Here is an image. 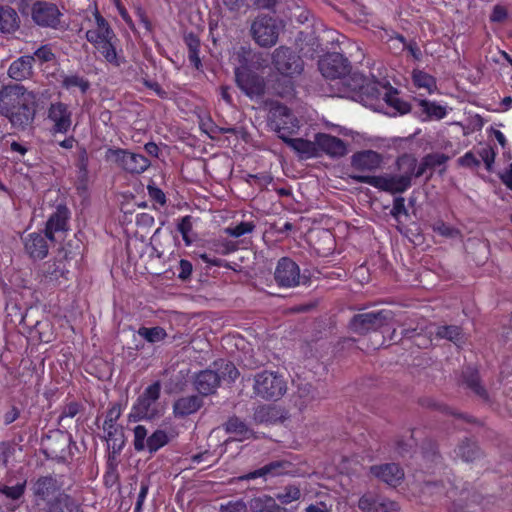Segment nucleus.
Returning <instances> with one entry per match:
<instances>
[{"label":"nucleus","instance_id":"obj_1","mask_svg":"<svg viewBox=\"0 0 512 512\" xmlns=\"http://www.w3.org/2000/svg\"><path fill=\"white\" fill-rule=\"evenodd\" d=\"M96 26L86 32V39L96 48L105 60L115 66L120 65L115 42L116 36L110 29L106 20L95 13Z\"/></svg>","mask_w":512,"mask_h":512},{"label":"nucleus","instance_id":"obj_2","mask_svg":"<svg viewBox=\"0 0 512 512\" xmlns=\"http://www.w3.org/2000/svg\"><path fill=\"white\" fill-rule=\"evenodd\" d=\"M161 393L160 381H155L147 386L143 393L137 398L128 415L130 422L139 420H153L161 415V408L158 402Z\"/></svg>","mask_w":512,"mask_h":512},{"label":"nucleus","instance_id":"obj_3","mask_svg":"<svg viewBox=\"0 0 512 512\" xmlns=\"http://www.w3.org/2000/svg\"><path fill=\"white\" fill-rule=\"evenodd\" d=\"M287 381L276 372L262 371L254 376L253 392L256 397L277 401L287 392Z\"/></svg>","mask_w":512,"mask_h":512},{"label":"nucleus","instance_id":"obj_4","mask_svg":"<svg viewBox=\"0 0 512 512\" xmlns=\"http://www.w3.org/2000/svg\"><path fill=\"white\" fill-rule=\"evenodd\" d=\"M273 65L277 72L287 79V87L292 88V80L299 76L303 71V61L291 49L279 47L274 50Z\"/></svg>","mask_w":512,"mask_h":512},{"label":"nucleus","instance_id":"obj_5","mask_svg":"<svg viewBox=\"0 0 512 512\" xmlns=\"http://www.w3.org/2000/svg\"><path fill=\"white\" fill-rule=\"evenodd\" d=\"M105 160L113 163L129 173L139 174L150 165L149 160L143 155L131 153L120 148H109L105 152Z\"/></svg>","mask_w":512,"mask_h":512},{"label":"nucleus","instance_id":"obj_6","mask_svg":"<svg viewBox=\"0 0 512 512\" xmlns=\"http://www.w3.org/2000/svg\"><path fill=\"white\" fill-rule=\"evenodd\" d=\"M280 27L276 19L260 15L251 24V34L257 44L262 47H272L276 44Z\"/></svg>","mask_w":512,"mask_h":512},{"label":"nucleus","instance_id":"obj_7","mask_svg":"<svg viewBox=\"0 0 512 512\" xmlns=\"http://www.w3.org/2000/svg\"><path fill=\"white\" fill-rule=\"evenodd\" d=\"M36 96L19 84L7 85L0 89V113L2 115L15 109L17 106H25L34 103Z\"/></svg>","mask_w":512,"mask_h":512},{"label":"nucleus","instance_id":"obj_8","mask_svg":"<svg viewBox=\"0 0 512 512\" xmlns=\"http://www.w3.org/2000/svg\"><path fill=\"white\" fill-rule=\"evenodd\" d=\"M351 178L359 183L371 185L379 190L396 194L403 193L408 189V181L406 178L398 177L393 174L383 175H363L355 174Z\"/></svg>","mask_w":512,"mask_h":512},{"label":"nucleus","instance_id":"obj_9","mask_svg":"<svg viewBox=\"0 0 512 512\" xmlns=\"http://www.w3.org/2000/svg\"><path fill=\"white\" fill-rule=\"evenodd\" d=\"M393 319L391 310L372 311L355 315L351 322V329L358 334L376 331Z\"/></svg>","mask_w":512,"mask_h":512},{"label":"nucleus","instance_id":"obj_10","mask_svg":"<svg viewBox=\"0 0 512 512\" xmlns=\"http://www.w3.org/2000/svg\"><path fill=\"white\" fill-rule=\"evenodd\" d=\"M121 407L118 404L112 405L106 414L105 421L103 423V431L105 433L108 445L114 450H120L124 445V436L122 429L116 424L117 420L121 416Z\"/></svg>","mask_w":512,"mask_h":512},{"label":"nucleus","instance_id":"obj_11","mask_svg":"<svg viewBox=\"0 0 512 512\" xmlns=\"http://www.w3.org/2000/svg\"><path fill=\"white\" fill-rule=\"evenodd\" d=\"M274 278L281 287H296L300 284L301 280L300 268L292 259L283 257L276 265Z\"/></svg>","mask_w":512,"mask_h":512},{"label":"nucleus","instance_id":"obj_12","mask_svg":"<svg viewBox=\"0 0 512 512\" xmlns=\"http://www.w3.org/2000/svg\"><path fill=\"white\" fill-rule=\"evenodd\" d=\"M33 21L42 27L58 28L62 13L54 3L38 1L32 7Z\"/></svg>","mask_w":512,"mask_h":512},{"label":"nucleus","instance_id":"obj_13","mask_svg":"<svg viewBox=\"0 0 512 512\" xmlns=\"http://www.w3.org/2000/svg\"><path fill=\"white\" fill-rule=\"evenodd\" d=\"M319 70L325 78L338 79L350 72V65L342 54L332 53L319 61Z\"/></svg>","mask_w":512,"mask_h":512},{"label":"nucleus","instance_id":"obj_14","mask_svg":"<svg viewBox=\"0 0 512 512\" xmlns=\"http://www.w3.org/2000/svg\"><path fill=\"white\" fill-rule=\"evenodd\" d=\"M271 118L272 126L278 133L279 138H281V133H285L289 136L299 127L298 120L293 116L291 111L283 105L273 107L271 110Z\"/></svg>","mask_w":512,"mask_h":512},{"label":"nucleus","instance_id":"obj_15","mask_svg":"<svg viewBox=\"0 0 512 512\" xmlns=\"http://www.w3.org/2000/svg\"><path fill=\"white\" fill-rule=\"evenodd\" d=\"M48 120L52 122V132L66 134L72 125V112L62 103H52L48 108Z\"/></svg>","mask_w":512,"mask_h":512},{"label":"nucleus","instance_id":"obj_16","mask_svg":"<svg viewBox=\"0 0 512 512\" xmlns=\"http://www.w3.org/2000/svg\"><path fill=\"white\" fill-rule=\"evenodd\" d=\"M317 156L323 152L331 157H342L347 153V147L338 137L318 133L316 134Z\"/></svg>","mask_w":512,"mask_h":512},{"label":"nucleus","instance_id":"obj_17","mask_svg":"<svg viewBox=\"0 0 512 512\" xmlns=\"http://www.w3.org/2000/svg\"><path fill=\"white\" fill-rule=\"evenodd\" d=\"M34 496L47 500L50 498H57L59 495H65L61 493V484L53 476H42L39 477L32 486Z\"/></svg>","mask_w":512,"mask_h":512},{"label":"nucleus","instance_id":"obj_18","mask_svg":"<svg viewBox=\"0 0 512 512\" xmlns=\"http://www.w3.org/2000/svg\"><path fill=\"white\" fill-rule=\"evenodd\" d=\"M383 162L382 155L373 150H363L352 155L351 166L358 171H374Z\"/></svg>","mask_w":512,"mask_h":512},{"label":"nucleus","instance_id":"obj_19","mask_svg":"<svg viewBox=\"0 0 512 512\" xmlns=\"http://www.w3.org/2000/svg\"><path fill=\"white\" fill-rule=\"evenodd\" d=\"M293 471V465L291 462L287 460H276L270 462L269 464L252 471L242 477V480H251L256 478H266L267 476H279L287 473H291Z\"/></svg>","mask_w":512,"mask_h":512},{"label":"nucleus","instance_id":"obj_20","mask_svg":"<svg viewBox=\"0 0 512 512\" xmlns=\"http://www.w3.org/2000/svg\"><path fill=\"white\" fill-rule=\"evenodd\" d=\"M370 472L379 480L393 487L399 485L404 479V471L395 463L371 466Z\"/></svg>","mask_w":512,"mask_h":512},{"label":"nucleus","instance_id":"obj_21","mask_svg":"<svg viewBox=\"0 0 512 512\" xmlns=\"http://www.w3.org/2000/svg\"><path fill=\"white\" fill-rule=\"evenodd\" d=\"M359 508L363 512H396L398 505L385 497L364 495L359 500Z\"/></svg>","mask_w":512,"mask_h":512},{"label":"nucleus","instance_id":"obj_22","mask_svg":"<svg viewBox=\"0 0 512 512\" xmlns=\"http://www.w3.org/2000/svg\"><path fill=\"white\" fill-rule=\"evenodd\" d=\"M36 114V101L28 103L25 106H17L12 111L4 116L9 119L11 124L16 128H25L29 126L35 118Z\"/></svg>","mask_w":512,"mask_h":512},{"label":"nucleus","instance_id":"obj_23","mask_svg":"<svg viewBox=\"0 0 512 512\" xmlns=\"http://www.w3.org/2000/svg\"><path fill=\"white\" fill-rule=\"evenodd\" d=\"M220 384V376L216 371L204 370L198 373L194 379L195 389L201 395L213 394Z\"/></svg>","mask_w":512,"mask_h":512},{"label":"nucleus","instance_id":"obj_24","mask_svg":"<svg viewBox=\"0 0 512 512\" xmlns=\"http://www.w3.org/2000/svg\"><path fill=\"white\" fill-rule=\"evenodd\" d=\"M238 86L249 96L260 94L263 90L262 83L258 77L246 69L237 68L235 71Z\"/></svg>","mask_w":512,"mask_h":512},{"label":"nucleus","instance_id":"obj_25","mask_svg":"<svg viewBox=\"0 0 512 512\" xmlns=\"http://www.w3.org/2000/svg\"><path fill=\"white\" fill-rule=\"evenodd\" d=\"M46 234L42 235L39 233L29 234L24 242L25 250L34 259H43L48 254Z\"/></svg>","mask_w":512,"mask_h":512},{"label":"nucleus","instance_id":"obj_26","mask_svg":"<svg viewBox=\"0 0 512 512\" xmlns=\"http://www.w3.org/2000/svg\"><path fill=\"white\" fill-rule=\"evenodd\" d=\"M281 139L302 158H312L317 156L316 138L314 141H309L302 138H290L285 133H281Z\"/></svg>","mask_w":512,"mask_h":512},{"label":"nucleus","instance_id":"obj_27","mask_svg":"<svg viewBox=\"0 0 512 512\" xmlns=\"http://www.w3.org/2000/svg\"><path fill=\"white\" fill-rule=\"evenodd\" d=\"M202 405L203 401L199 396H184L174 402L173 413L176 417L182 418L197 412Z\"/></svg>","mask_w":512,"mask_h":512},{"label":"nucleus","instance_id":"obj_28","mask_svg":"<svg viewBox=\"0 0 512 512\" xmlns=\"http://www.w3.org/2000/svg\"><path fill=\"white\" fill-rule=\"evenodd\" d=\"M68 220V210L66 207L59 206L57 210L49 217L46 224V237L54 241V234L66 230Z\"/></svg>","mask_w":512,"mask_h":512},{"label":"nucleus","instance_id":"obj_29","mask_svg":"<svg viewBox=\"0 0 512 512\" xmlns=\"http://www.w3.org/2000/svg\"><path fill=\"white\" fill-rule=\"evenodd\" d=\"M34 57L30 55L22 56L13 61L8 69V75L17 81H21L31 76Z\"/></svg>","mask_w":512,"mask_h":512},{"label":"nucleus","instance_id":"obj_30","mask_svg":"<svg viewBox=\"0 0 512 512\" xmlns=\"http://www.w3.org/2000/svg\"><path fill=\"white\" fill-rule=\"evenodd\" d=\"M44 275L52 282H58L60 278L67 279L69 270L65 257L48 261L44 264Z\"/></svg>","mask_w":512,"mask_h":512},{"label":"nucleus","instance_id":"obj_31","mask_svg":"<svg viewBox=\"0 0 512 512\" xmlns=\"http://www.w3.org/2000/svg\"><path fill=\"white\" fill-rule=\"evenodd\" d=\"M396 166L399 171L397 176L406 178L409 188L412 184V178L417 177V159L411 154H404L398 157Z\"/></svg>","mask_w":512,"mask_h":512},{"label":"nucleus","instance_id":"obj_32","mask_svg":"<svg viewBox=\"0 0 512 512\" xmlns=\"http://www.w3.org/2000/svg\"><path fill=\"white\" fill-rule=\"evenodd\" d=\"M20 27L17 12L9 6L0 5V32L13 33Z\"/></svg>","mask_w":512,"mask_h":512},{"label":"nucleus","instance_id":"obj_33","mask_svg":"<svg viewBox=\"0 0 512 512\" xmlns=\"http://www.w3.org/2000/svg\"><path fill=\"white\" fill-rule=\"evenodd\" d=\"M225 429L228 433L235 435V440L244 441L253 437V431L239 418L232 417L226 424Z\"/></svg>","mask_w":512,"mask_h":512},{"label":"nucleus","instance_id":"obj_34","mask_svg":"<svg viewBox=\"0 0 512 512\" xmlns=\"http://www.w3.org/2000/svg\"><path fill=\"white\" fill-rule=\"evenodd\" d=\"M25 489H26V481H24L22 483H18L14 486H3L0 489V493L2 495H4L7 499L12 501V503H9L7 505L8 512L15 511L18 508L19 504L14 503V502L20 500L23 497V495L25 493Z\"/></svg>","mask_w":512,"mask_h":512},{"label":"nucleus","instance_id":"obj_35","mask_svg":"<svg viewBox=\"0 0 512 512\" xmlns=\"http://www.w3.org/2000/svg\"><path fill=\"white\" fill-rule=\"evenodd\" d=\"M383 100L389 107H391L395 111V113L405 114L410 111L409 104L402 101L398 97L397 91L392 89L391 87L385 88Z\"/></svg>","mask_w":512,"mask_h":512},{"label":"nucleus","instance_id":"obj_36","mask_svg":"<svg viewBox=\"0 0 512 512\" xmlns=\"http://www.w3.org/2000/svg\"><path fill=\"white\" fill-rule=\"evenodd\" d=\"M276 500L267 495L254 498L250 501L251 512H278Z\"/></svg>","mask_w":512,"mask_h":512},{"label":"nucleus","instance_id":"obj_37","mask_svg":"<svg viewBox=\"0 0 512 512\" xmlns=\"http://www.w3.org/2000/svg\"><path fill=\"white\" fill-rule=\"evenodd\" d=\"M412 79L417 88L425 89L428 94H432L437 89L435 78L424 71L414 70Z\"/></svg>","mask_w":512,"mask_h":512},{"label":"nucleus","instance_id":"obj_38","mask_svg":"<svg viewBox=\"0 0 512 512\" xmlns=\"http://www.w3.org/2000/svg\"><path fill=\"white\" fill-rule=\"evenodd\" d=\"M418 104L421 107L422 112L426 115L427 119H443L446 114V108L435 102L428 100H418Z\"/></svg>","mask_w":512,"mask_h":512},{"label":"nucleus","instance_id":"obj_39","mask_svg":"<svg viewBox=\"0 0 512 512\" xmlns=\"http://www.w3.org/2000/svg\"><path fill=\"white\" fill-rule=\"evenodd\" d=\"M214 366L217 368V373L220 376V381H234L239 376V371L236 366L228 361L220 360L214 363Z\"/></svg>","mask_w":512,"mask_h":512},{"label":"nucleus","instance_id":"obj_40","mask_svg":"<svg viewBox=\"0 0 512 512\" xmlns=\"http://www.w3.org/2000/svg\"><path fill=\"white\" fill-rule=\"evenodd\" d=\"M76 504L68 495H59L56 500L50 502L47 512H75Z\"/></svg>","mask_w":512,"mask_h":512},{"label":"nucleus","instance_id":"obj_41","mask_svg":"<svg viewBox=\"0 0 512 512\" xmlns=\"http://www.w3.org/2000/svg\"><path fill=\"white\" fill-rule=\"evenodd\" d=\"M138 335L149 343H158L167 337L166 331L159 326L156 327H140L137 331Z\"/></svg>","mask_w":512,"mask_h":512},{"label":"nucleus","instance_id":"obj_42","mask_svg":"<svg viewBox=\"0 0 512 512\" xmlns=\"http://www.w3.org/2000/svg\"><path fill=\"white\" fill-rule=\"evenodd\" d=\"M62 86L67 90L79 89L85 93L89 89V82L76 74L65 75L62 79Z\"/></svg>","mask_w":512,"mask_h":512},{"label":"nucleus","instance_id":"obj_43","mask_svg":"<svg viewBox=\"0 0 512 512\" xmlns=\"http://www.w3.org/2000/svg\"><path fill=\"white\" fill-rule=\"evenodd\" d=\"M169 442L168 434L161 429L156 430L147 438V449L149 452H156Z\"/></svg>","mask_w":512,"mask_h":512},{"label":"nucleus","instance_id":"obj_44","mask_svg":"<svg viewBox=\"0 0 512 512\" xmlns=\"http://www.w3.org/2000/svg\"><path fill=\"white\" fill-rule=\"evenodd\" d=\"M437 338L448 339L455 344H458L462 339L461 329L458 326H441L436 329Z\"/></svg>","mask_w":512,"mask_h":512},{"label":"nucleus","instance_id":"obj_45","mask_svg":"<svg viewBox=\"0 0 512 512\" xmlns=\"http://www.w3.org/2000/svg\"><path fill=\"white\" fill-rule=\"evenodd\" d=\"M297 396L301 400L300 406H307L317 398V392L310 383H303L298 386Z\"/></svg>","mask_w":512,"mask_h":512},{"label":"nucleus","instance_id":"obj_46","mask_svg":"<svg viewBox=\"0 0 512 512\" xmlns=\"http://www.w3.org/2000/svg\"><path fill=\"white\" fill-rule=\"evenodd\" d=\"M300 497L301 491L297 486L294 485L286 486L276 495V499H278L282 504H290L293 501L299 500Z\"/></svg>","mask_w":512,"mask_h":512},{"label":"nucleus","instance_id":"obj_47","mask_svg":"<svg viewBox=\"0 0 512 512\" xmlns=\"http://www.w3.org/2000/svg\"><path fill=\"white\" fill-rule=\"evenodd\" d=\"M456 453L464 461L469 462L473 461L476 458L478 454V449L475 443L467 440L459 445V447L456 450Z\"/></svg>","mask_w":512,"mask_h":512},{"label":"nucleus","instance_id":"obj_48","mask_svg":"<svg viewBox=\"0 0 512 512\" xmlns=\"http://www.w3.org/2000/svg\"><path fill=\"white\" fill-rule=\"evenodd\" d=\"M254 229L255 224L253 222H241L235 226L226 227L224 232L231 237L238 238L253 232Z\"/></svg>","mask_w":512,"mask_h":512},{"label":"nucleus","instance_id":"obj_49","mask_svg":"<svg viewBox=\"0 0 512 512\" xmlns=\"http://www.w3.org/2000/svg\"><path fill=\"white\" fill-rule=\"evenodd\" d=\"M432 229L435 233L446 238H457L460 236V231L458 229L446 224L442 220L436 221L432 225Z\"/></svg>","mask_w":512,"mask_h":512},{"label":"nucleus","instance_id":"obj_50","mask_svg":"<svg viewBox=\"0 0 512 512\" xmlns=\"http://www.w3.org/2000/svg\"><path fill=\"white\" fill-rule=\"evenodd\" d=\"M477 155L479 156L480 162L483 161L488 171L492 170L496 153L494 149L489 145H484L477 149Z\"/></svg>","mask_w":512,"mask_h":512},{"label":"nucleus","instance_id":"obj_51","mask_svg":"<svg viewBox=\"0 0 512 512\" xmlns=\"http://www.w3.org/2000/svg\"><path fill=\"white\" fill-rule=\"evenodd\" d=\"M134 448L137 451H143L147 448L148 431L143 425H137L134 428Z\"/></svg>","mask_w":512,"mask_h":512},{"label":"nucleus","instance_id":"obj_52","mask_svg":"<svg viewBox=\"0 0 512 512\" xmlns=\"http://www.w3.org/2000/svg\"><path fill=\"white\" fill-rule=\"evenodd\" d=\"M220 512H249L243 501H230L220 507Z\"/></svg>","mask_w":512,"mask_h":512},{"label":"nucleus","instance_id":"obj_53","mask_svg":"<svg viewBox=\"0 0 512 512\" xmlns=\"http://www.w3.org/2000/svg\"><path fill=\"white\" fill-rule=\"evenodd\" d=\"M407 209L405 207V200L403 197H397L393 201V207L391 210V215L398 219L401 215H407Z\"/></svg>","mask_w":512,"mask_h":512},{"label":"nucleus","instance_id":"obj_54","mask_svg":"<svg viewBox=\"0 0 512 512\" xmlns=\"http://www.w3.org/2000/svg\"><path fill=\"white\" fill-rule=\"evenodd\" d=\"M396 39L403 44L404 48L409 51V53L415 60L421 59L422 53L416 42L412 41L407 43L403 36H398Z\"/></svg>","mask_w":512,"mask_h":512},{"label":"nucleus","instance_id":"obj_55","mask_svg":"<svg viewBox=\"0 0 512 512\" xmlns=\"http://www.w3.org/2000/svg\"><path fill=\"white\" fill-rule=\"evenodd\" d=\"M458 162L465 167H477L480 165L479 158L473 152H467L458 159Z\"/></svg>","mask_w":512,"mask_h":512},{"label":"nucleus","instance_id":"obj_56","mask_svg":"<svg viewBox=\"0 0 512 512\" xmlns=\"http://www.w3.org/2000/svg\"><path fill=\"white\" fill-rule=\"evenodd\" d=\"M271 408L269 406H259L254 412V420L258 423L267 422L270 417Z\"/></svg>","mask_w":512,"mask_h":512},{"label":"nucleus","instance_id":"obj_57","mask_svg":"<svg viewBox=\"0 0 512 512\" xmlns=\"http://www.w3.org/2000/svg\"><path fill=\"white\" fill-rule=\"evenodd\" d=\"M80 409V405L77 402H71L67 404L61 413L60 420L65 418H73L75 417Z\"/></svg>","mask_w":512,"mask_h":512},{"label":"nucleus","instance_id":"obj_58","mask_svg":"<svg viewBox=\"0 0 512 512\" xmlns=\"http://www.w3.org/2000/svg\"><path fill=\"white\" fill-rule=\"evenodd\" d=\"M192 230V222L190 216H185L181 219L180 223L178 224V231L182 234L183 239L187 242V236L189 232Z\"/></svg>","mask_w":512,"mask_h":512},{"label":"nucleus","instance_id":"obj_59","mask_svg":"<svg viewBox=\"0 0 512 512\" xmlns=\"http://www.w3.org/2000/svg\"><path fill=\"white\" fill-rule=\"evenodd\" d=\"M467 385L472 388L478 395L485 396V390L480 386L477 373L473 372L468 378H466Z\"/></svg>","mask_w":512,"mask_h":512},{"label":"nucleus","instance_id":"obj_60","mask_svg":"<svg viewBox=\"0 0 512 512\" xmlns=\"http://www.w3.org/2000/svg\"><path fill=\"white\" fill-rule=\"evenodd\" d=\"M149 486L146 482H141L140 491L135 504V512H141L143 503L147 497Z\"/></svg>","mask_w":512,"mask_h":512},{"label":"nucleus","instance_id":"obj_61","mask_svg":"<svg viewBox=\"0 0 512 512\" xmlns=\"http://www.w3.org/2000/svg\"><path fill=\"white\" fill-rule=\"evenodd\" d=\"M53 56L54 55L49 47L42 46L35 51L33 57L34 58L36 57L37 59H39L42 62H48V61L52 60Z\"/></svg>","mask_w":512,"mask_h":512},{"label":"nucleus","instance_id":"obj_62","mask_svg":"<svg viewBox=\"0 0 512 512\" xmlns=\"http://www.w3.org/2000/svg\"><path fill=\"white\" fill-rule=\"evenodd\" d=\"M185 44L188 47V51L199 50L200 40L193 33H189L184 37Z\"/></svg>","mask_w":512,"mask_h":512},{"label":"nucleus","instance_id":"obj_63","mask_svg":"<svg viewBox=\"0 0 512 512\" xmlns=\"http://www.w3.org/2000/svg\"><path fill=\"white\" fill-rule=\"evenodd\" d=\"M20 415V411L17 407L12 406L9 410L3 415V422L5 425H9L18 419Z\"/></svg>","mask_w":512,"mask_h":512},{"label":"nucleus","instance_id":"obj_64","mask_svg":"<svg viewBox=\"0 0 512 512\" xmlns=\"http://www.w3.org/2000/svg\"><path fill=\"white\" fill-rule=\"evenodd\" d=\"M502 182L512 190V163L500 175Z\"/></svg>","mask_w":512,"mask_h":512}]
</instances>
